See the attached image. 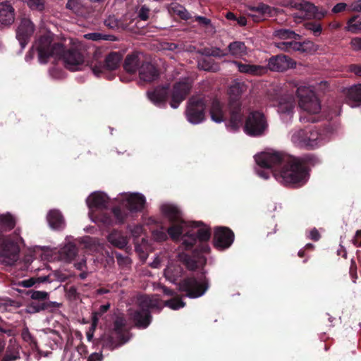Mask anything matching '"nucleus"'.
Masks as SVG:
<instances>
[{
  "label": "nucleus",
  "mask_w": 361,
  "mask_h": 361,
  "mask_svg": "<svg viewBox=\"0 0 361 361\" xmlns=\"http://www.w3.org/2000/svg\"><path fill=\"white\" fill-rule=\"evenodd\" d=\"M255 159L259 166L268 170L258 171L261 177L267 179L272 173L277 180L293 188L304 185L309 179L310 167L320 163L313 154L296 157L279 152H265Z\"/></svg>",
  "instance_id": "f257e3e1"
},
{
  "label": "nucleus",
  "mask_w": 361,
  "mask_h": 361,
  "mask_svg": "<svg viewBox=\"0 0 361 361\" xmlns=\"http://www.w3.org/2000/svg\"><path fill=\"white\" fill-rule=\"evenodd\" d=\"M35 51L38 53L39 61L47 63L50 57L61 59L64 66L72 71L80 70L85 59L82 53L76 47L67 48L61 42L52 43V39L48 35L41 36L25 55L26 61L34 57Z\"/></svg>",
  "instance_id": "f03ea898"
},
{
  "label": "nucleus",
  "mask_w": 361,
  "mask_h": 361,
  "mask_svg": "<svg viewBox=\"0 0 361 361\" xmlns=\"http://www.w3.org/2000/svg\"><path fill=\"white\" fill-rule=\"evenodd\" d=\"M193 226L198 228L196 233L185 235L182 242L186 250L193 249L192 255L185 254L183 257V263L191 271L203 269L205 266L207 259L203 254L210 251L208 241L212 235L211 228L201 221L194 222Z\"/></svg>",
  "instance_id": "7ed1b4c3"
},
{
  "label": "nucleus",
  "mask_w": 361,
  "mask_h": 361,
  "mask_svg": "<svg viewBox=\"0 0 361 361\" xmlns=\"http://www.w3.org/2000/svg\"><path fill=\"white\" fill-rule=\"evenodd\" d=\"M247 86L245 82L234 80L231 82L228 90V109L230 119L228 126L234 130L238 129L243 121L242 94L247 91Z\"/></svg>",
  "instance_id": "20e7f679"
},
{
  "label": "nucleus",
  "mask_w": 361,
  "mask_h": 361,
  "mask_svg": "<svg viewBox=\"0 0 361 361\" xmlns=\"http://www.w3.org/2000/svg\"><path fill=\"white\" fill-rule=\"evenodd\" d=\"M302 90L298 89L299 106L302 109L300 120L305 123H317L322 119L321 115V104L319 99L312 91H307L305 94L301 93Z\"/></svg>",
  "instance_id": "39448f33"
},
{
  "label": "nucleus",
  "mask_w": 361,
  "mask_h": 361,
  "mask_svg": "<svg viewBox=\"0 0 361 361\" xmlns=\"http://www.w3.org/2000/svg\"><path fill=\"white\" fill-rule=\"evenodd\" d=\"M122 59L121 54L111 51L105 56L104 61H97L92 65L91 69L97 77H104L111 80L115 77L113 71L120 67Z\"/></svg>",
  "instance_id": "423d86ee"
},
{
  "label": "nucleus",
  "mask_w": 361,
  "mask_h": 361,
  "mask_svg": "<svg viewBox=\"0 0 361 361\" xmlns=\"http://www.w3.org/2000/svg\"><path fill=\"white\" fill-rule=\"evenodd\" d=\"M161 211L172 224L166 230L167 235L173 240H178L183 233V226L185 223L180 210L175 205L164 204L161 207Z\"/></svg>",
  "instance_id": "0eeeda50"
},
{
  "label": "nucleus",
  "mask_w": 361,
  "mask_h": 361,
  "mask_svg": "<svg viewBox=\"0 0 361 361\" xmlns=\"http://www.w3.org/2000/svg\"><path fill=\"white\" fill-rule=\"evenodd\" d=\"M208 99L205 97L192 96L188 102L185 110L187 120L192 124H199L206 118Z\"/></svg>",
  "instance_id": "6e6552de"
},
{
  "label": "nucleus",
  "mask_w": 361,
  "mask_h": 361,
  "mask_svg": "<svg viewBox=\"0 0 361 361\" xmlns=\"http://www.w3.org/2000/svg\"><path fill=\"white\" fill-rule=\"evenodd\" d=\"M209 287V280L204 276V272L202 273L199 280L194 276L188 277L179 283V290L190 298L201 297L207 292Z\"/></svg>",
  "instance_id": "1a4fd4ad"
},
{
  "label": "nucleus",
  "mask_w": 361,
  "mask_h": 361,
  "mask_svg": "<svg viewBox=\"0 0 361 361\" xmlns=\"http://www.w3.org/2000/svg\"><path fill=\"white\" fill-rule=\"evenodd\" d=\"M129 334L126 317L122 313L117 314L113 322V327L109 336L112 348H115L127 343L130 339Z\"/></svg>",
  "instance_id": "9d476101"
},
{
  "label": "nucleus",
  "mask_w": 361,
  "mask_h": 361,
  "mask_svg": "<svg viewBox=\"0 0 361 361\" xmlns=\"http://www.w3.org/2000/svg\"><path fill=\"white\" fill-rule=\"evenodd\" d=\"M267 128L268 124L264 114L253 111L245 120L244 130L250 136L259 137L264 134Z\"/></svg>",
  "instance_id": "9b49d317"
},
{
  "label": "nucleus",
  "mask_w": 361,
  "mask_h": 361,
  "mask_svg": "<svg viewBox=\"0 0 361 361\" xmlns=\"http://www.w3.org/2000/svg\"><path fill=\"white\" fill-rule=\"evenodd\" d=\"M290 4L298 11V16L301 18H314L320 20L328 13L326 9L319 8L305 0H291Z\"/></svg>",
  "instance_id": "f8f14e48"
},
{
  "label": "nucleus",
  "mask_w": 361,
  "mask_h": 361,
  "mask_svg": "<svg viewBox=\"0 0 361 361\" xmlns=\"http://www.w3.org/2000/svg\"><path fill=\"white\" fill-rule=\"evenodd\" d=\"M319 138L317 130L305 128L295 130L291 136V141L300 147L310 149L318 145Z\"/></svg>",
  "instance_id": "ddd939ff"
},
{
  "label": "nucleus",
  "mask_w": 361,
  "mask_h": 361,
  "mask_svg": "<svg viewBox=\"0 0 361 361\" xmlns=\"http://www.w3.org/2000/svg\"><path fill=\"white\" fill-rule=\"evenodd\" d=\"M235 235L228 227L217 226L214 228L213 244L219 250L228 249L234 241Z\"/></svg>",
  "instance_id": "4468645a"
},
{
  "label": "nucleus",
  "mask_w": 361,
  "mask_h": 361,
  "mask_svg": "<svg viewBox=\"0 0 361 361\" xmlns=\"http://www.w3.org/2000/svg\"><path fill=\"white\" fill-rule=\"evenodd\" d=\"M191 88V84L186 79L175 82L171 94L170 106L173 109L178 108L190 94Z\"/></svg>",
  "instance_id": "2eb2a0df"
},
{
  "label": "nucleus",
  "mask_w": 361,
  "mask_h": 361,
  "mask_svg": "<svg viewBox=\"0 0 361 361\" xmlns=\"http://www.w3.org/2000/svg\"><path fill=\"white\" fill-rule=\"evenodd\" d=\"M35 27L34 23L28 18L21 19L16 30V37L22 49H25L34 34Z\"/></svg>",
  "instance_id": "dca6fc26"
},
{
  "label": "nucleus",
  "mask_w": 361,
  "mask_h": 361,
  "mask_svg": "<svg viewBox=\"0 0 361 361\" xmlns=\"http://www.w3.org/2000/svg\"><path fill=\"white\" fill-rule=\"evenodd\" d=\"M19 247L16 243L9 238L0 237V257L6 259L7 263L17 259Z\"/></svg>",
  "instance_id": "f3484780"
},
{
  "label": "nucleus",
  "mask_w": 361,
  "mask_h": 361,
  "mask_svg": "<svg viewBox=\"0 0 361 361\" xmlns=\"http://www.w3.org/2000/svg\"><path fill=\"white\" fill-rule=\"evenodd\" d=\"M296 63L291 58L284 54L271 56L268 62L269 68L272 71L283 72L288 68H295Z\"/></svg>",
  "instance_id": "a211bd4d"
},
{
  "label": "nucleus",
  "mask_w": 361,
  "mask_h": 361,
  "mask_svg": "<svg viewBox=\"0 0 361 361\" xmlns=\"http://www.w3.org/2000/svg\"><path fill=\"white\" fill-rule=\"evenodd\" d=\"M61 305V303L52 302L49 300L31 301L27 306V312L30 314H35L42 311L54 312Z\"/></svg>",
  "instance_id": "6ab92c4d"
},
{
  "label": "nucleus",
  "mask_w": 361,
  "mask_h": 361,
  "mask_svg": "<svg viewBox=\"0 0 361 361\" xmlns=\"http://www.w3.org/2000/svg\"><path fill=\"white\" fill-rule=\"evenodd\" d=\"M128 216L125 209L120 207H115L112 209L111 213H104L101 216V221L107 226H111L114 224H123Z\"/></svg>",
  "instance_id": "aec40b11"
},
{
  "label": "nucleus",
  "mask_w": 361,
  "mask_h": 361,
  "mask_svg": "<svg viewBox=\"0 0 361 361\" xmlns=\"http://www.w3.org/2000/svg\"><path fill=\"white\" fill-rule=\"evenodd\" d=\"M249 16L255 22H259L267 17L273 16L274 8L267 4L260 3L249 8Z\"/></svg>",
  "instance_id": "412c9836"
},
{
  "label": "nucleus",
  "mask_w": 361,
  "mask_h": 361,
  "mask_svg": "<svg viewBox=\"0 0 361 361\" xmlns=\"http://www.w3.org/2000/svg\"><path fill=\"white\" fill-rule=\"evenodd\" d=\"M140 80L145 82H152L159 78V71L157 68L149 62H142L139 70Z\"/></svg>",
  "instance_id": "4be33fe9"
},
{
  "label": "nucleus",
  "mask_w": 361,
  "mask_h": 361,
  "mask_svg": "<svg viewBox=\"0 0 361 361\" xmlns=\"http://www.w3.org/2000/svg\"><path fill=\"white\" fill-rule=\"evenodd\" d=\"M16 18L15 9L8 1L0 3V23L1 25L8 27L11 25Z\"/></svg>",
  "instance_id": "5701e85b"
},
{
  "label": "nucleus",
  "mask_w": 361,
  "mask_h": 361,
  "mask_svg": "<svg viewBox=\"0 0 361 361\" xmlns=\"http://www.w3.org/2000/svg\"><path fill=\"white\" fill-rule=\"evenodd\" d=\"M130 318L135 326L140 329H147L152 320L151 312H145L137 310L130 314Z\"/></svg>",
  "instance_id": "b1692460"
},
{
  "label": "nucleus",
  "mask_w": 361,
  "mask_h": 361,
  "mask_svg": "<svg viewBox=\"0 0 361 361\" xmlns=\"http://www.w3.org/2000/svg\"><path fill=\"white\" fill-rule=\"evenodd\" d=\"M148 98L154 104H164L169 95V85L157 86L152 91L147 92Z\"/></svg>",
  "instance_id": "393cba45"
},
{
  "label": "nucleus",
  "mask_w": 361,
  "mask_h": 361,
  "mask_svg": "<svg viewBox=\"0 0 361 361\" xmlns=\"http://www.w3.org/2000/svg\"><path fill=\"white\" fill-rule=\"evenodd\" d=\"M109 197L102 192H92L87 199L89 208L104 209L107 207Z\"/></svg>",
  "instance_id": "a878e982"
},
{
  "label": "nucleus",
  "mask_w": 361,
  "mask_h": 361,
  "mask_svg": "<svg viewBox=\"0 0 361 361\" xmlns=\"http://www.w3.org/2000/svg\"><path fill=\"white\" fill-rule=\"evenodd\" d=\"M141 65L140 54L138 52H133L126 56L123 67L127 73L133 75L140 70Z\"/></svg>",
  "instance_id": "bb28decb"
},
{
  "label": "nucleus",
  "mask_w": 361,
  "mask_h": 361,
  "mask_svg": "<svg viewBox=\"0 0 361 361\" xmlns=\"http://www.w3.org/2000/svg\"><path fill=\"white\" fill-rule=\"evenodd\" d=\"M347 103L352 107L361 105V83L355 85L346 90Z\"/></svg>",
  "instance_id": "cd10ccee"
},
{
  "label": "nucleus",
  "mask_w": 361,
  "mask_h": 361,
  "mask_svg": "<svg viewBox=\"0 0 361 361\" xmlns=\"http://www.w3.org/2000/svg\"><path fill=\"white\" fill-rule=\"evenodd\" d=\"M128 209L132 212H141L146 203L144 195L140 193H133L127 197Z\"/></svg>",
  "instance_id": "c85d7f7f"
},
{
  "label": "nucleus",
  "mask_w": 361,
  "mask_h": 361,
  "mask_svg": "<svg viewBox=\"0 0 361 361\" xmlns=\"http://www.w3.org/2000/svg\"><path fill=\"white\" fill-rule=\"evenodd\" d=\"M209 113L213 121L221 123L224 121L225 116L223 111V104L217 99H214L212 102Z\"/></svg>",
  "instance_id": "c756f323"
},
{
  "label": "nucleus",
  "mask_w": 361,
  "mask_h": 361,
  "mask_svg": "<svg viewBox=\"0 0 361 361\" xmlns=\"http://www.w3.org/2000/svg\"><path fill=\"white\" fill-rule=\"evenodd\" d=\"M47 221L49 226L54 229H61L65 225L63 215L56 209L49 211L47 214Z\"/></svg>",
  "instance_id": "7c9ffc66"
},
{
  "label": "nucleus",
  "mask_w": 361,
  "mask_h": 361,
  "mask_svg": "<svg viewBox=\"0 0 361 361\" xmlns=\"http://www.w3.org/2000/svg\"><path fill=\"white\" fill-rule=\"evenodd\" d=\"M137 310L151 312V310L158 307L157 300H154L148 295H144L137 298Z\"/></svg>",
  "instance_id": "2f4dec72"
},
{
  "label": "nucleus",
  "mask_w": 361,
  "mask_h": 361,
  "mask_svg": "<svg viewBox=\"0 0 361 361\" xmlns=\"http://www.w3.org/2000/svg\"><path fill=\"white\" fill-rule=\"evenodd\" d=\"M233 63L238 67V71L243 73L258 75L263 74L264 72V68L261 66L245 64L237 61H234Z\"/></svg>",
  "instance_id": "473e14b6"
},
{
  "label": "nucleus",
  "mask_w": 361,
  "mask_h": 361,
  "mask_svg": "<svg viewBox=\"0 0 361 361\" xmlns=\"http://www.w3.org/2000/svg\"><path fill=\"white\" fill-rule=\"evenodd\" d=\"M197 68L207 72L216 73L220 70L219 64L212 58L201 57L197 59Z\"/></svg>",
  "instance_id": "72a5a7b5"
},
{
  "label": "nucleus",
  "mask_w": 361,
  "mask_h": 361,
  "mask_svg": "<svg viewBox=\"0 0 361 361\" xmlns=\"http://www.w3.org/2000/svg\"><path fill=\"white\" fill-rule=\"evenodd\" d=\"M107 238L113 246L119 249H123L128 243L127 237L116 230L111 231Z\"/></svg>",
  "instance_id": "f704fd0d"
},
{
  "label": "nucleus",
  "mask_w": 361,
  "mask_h": 361,
  "mask_svg": "<svg viewBox=\"0 0 361 361\" xmlns=\"http://www.w3.org/2000/svg\"><path fill=\"white\" fill-rule=\"evenodd\" d=\"M297 39H292L289 42H281L276 43V47L287 52L300 51L303 52L305 51L304 44L296 42Z\"/></svg>",
  "instance_id": "c9c22d12"
},
{
  "label": "nucleus",
  "mask_w": 361,
  "mask_h": 361,
  "mask_svg": "<svg viewBox=\"0 0 361 361\" xmlns=\"http://www.w3.org/2000/svg\"><path fill=\"white\" fill-rule=\"evenodd\" d=\"M78 254V247L75 245L69 243L65 245L60 251V257L66 262L73 261Z\"/></svg>",
  "instance_id": "e433bc0d"
},
{
  "label": "nucleus",
  "mask_w": 361,
  "mask_h": 361,
  "mask_svg": "<svg viewBox=\"0 0 361 361\" xmlns=\"http://www.w3.org/2000/svg\"><path fill=\"white\" fill-rule=\"evenodd\" d=\"M229 53L235 58H240L247 53V47L244 42L234 41L228 46Z\"/></svg>",
  "instance_id": "4c0bfd02"
},
{
  "label": "nucleus",
  "mask_w": 361,
  "mask_h": 361,
  "mask_svg": "<svg viewBox=\"0 0 361 361\" xmlns=\"http://www.w3.org/2000/svg\"><path fill=\"white\" fill-rule=\"evenodd\" d=\"M274 35L281 39H300V35L290 29L276 30Z\"/></svg>",
  "instance_id": "58836bf2"
},
{
  "label": "nucleus",
  "mask_w": 361,
  "mask_h": 361,
  "mask_svg": "<svg viewBox=\"0 0 361 361\" xmlns=\"http://www.w3.org/2000/svg\"><path fill=\"white\" fill-rule=\"evenodd\" d=\"M0 224L3 229L6 231H11L15 227L16 221L10 214L0 215Z\"/></svg>",
  "instance_id": "ea45409f"
},
{
  "label": "nucleus",
  "mask_w": 361,
  "mask_h": 361,
  "mask_svg": "<svg viewBox=\"0 0 361 361\" xmlns=\"http://www.w3.org/2000/svg\"><path fill=\"white\" fill-rule=\"evenodd\" d=\"M66 8L78 16L82 15L84 11L80 0H68Z\"/></svg>",
  "instance_id": "a19ab883"
},
{
  "label": "nucleus",
  "mask_w": 361,
  "mask_h": 361,
  "mask_svg": "<svg viewBox=\"0 0 361 361\" xmlns=\"http://www.w3.org/2000/svg\"><path fill=\"white\" fill-rule=\"evenodd\" d=\"M110 307L109 304L100 305L99 309L97 311L92 312V326L95 328L97 326L99 319L102 317L104 313H106Z\"/></svg>",
  "instance_id": "79ce46f5"
},
{
  "label": "nucleus",
  "mask_w": 361,
  "mask_h": 361,
  "mask_svg": "<svg viewBox=\"0 0 361 361\" xmlns=\"http://www.w3.org/2000/svg\"><path fill=\"white\" fill-rule=\"evenodd\" d=\"M86 36L88 37V39H92L93 41H99V40H106V41H116L118 38L113 35H107L99 32H93L87 34Z\"/></svg>",
  "instance_id": "37998d69"
},
{
  "label": "nucleus",
  "mask_w": 361,
  "mask_h": 361,
  "mask_svg": "<svg viewBox=\"0 0 361 361\" xmlns=\"http://www.w3.org/2000/svg\"><path fill=\"white\" fill-rule=\"evenodd\" d=\"M164 305L172 310H177L185 307V302L183 301L180 297L177 296L166 300L164 302Z\"/></svg>",
  "instance_id": "c03bdc74"
},
{
  "label": "nucleus",
  "mask_w": 361,
  "mask_h": 361,
  "mask_svg": "<svg viewBox=\"0 0 361 361\" xmlns=\"http://www.w3.org/2000/svg\"><path fill=\"white\" fill-rule=\"evenodd\" d=\"M32 301L49 300V293L46 291L30 290L27 292Z\"/></svg>",
  "instance_id": "a18cd8bd"
},
{
  "label": "nucleus",
  "mask_w": 361,
  "mask_h": 361,
  "mask_svg": "<svg viewBox=\"0 0 361 361\" xmlns=\"http://www.w3.org/2000/svg\"><path fill=\"white\" fill-rule=\"evenodd\" d=\"M152 236L157 242H164L168 238L167 231L163 226L160 229L154 230L152 231Z\"/></svg>",
  "instance_id": "49530a36"
},
{
  "label": "nucleus",
  "mask_w": 361,
  "mask_h": 361,
  "mask_svg": "<svg viewBox=\"0 0 361 361\" xmlns=\"http://www.w3.org/2000/svg\"><path fill=\"white\" fill-rule=\"evenodd\" d=\"M305 28L313 32L314 36H319L322 33V25L319 22L311 21L305 23Z\"/></svg>",
  "instance_id": "de8ad7c7"
},
{
  "label": "nucleus",
  "mask_w": 361,
  "mask_h": 361,
  "mask_svg": "<svg viewBox=\"0 0 361 361\" xmlns=\"http://www.w3.org/2000/svg\"><path fill=\"white\" fill-rule=\"evenodd\" d=\"M22 338L24 341L29 343L33 347L37 346V342L35 338L30 334L27 327H25L21 333Z\"/></svg>",
  "instance_id": "09e8293b"
},
{
  "label": "nucleus",
  "mask_w": 361,
  "mask_h": 361,
  "mask_svg": "<svg viewBox=\"0 0 361 361\" xmlns=\"http://www.w3.org/2000/svg\"><path fill=\"white\" fill-rule=\"evenodd\" d=\"M30 8L38 11H42L44 9V0H25Z\"/></svg>",
  "instance_id": "8fccbe9b"
},
{
  "label": "nucleus",
  "mask_w": 361,
  "mask_h": 361,
  "mask_svg": "<svg viewBox=\"0 0 361 361\" xmlns=\"http://www.w3.org/2000/svg\"><path fill=\"white\" fill-rule=\"evenodd\" d=\"M173 11L183 20H189L191 18L190 13L182 6L178 4L173 8Z\"/></svg>",
  "instance_id": "3c124183"
},
{
  "label": "nucleus",
  "mask_w": 361,
  "mask_h": 361,
  "mask_svg": "<svg viewBox=\"0 0 361 361\" xmlns=\"http://www.w3.org/2000/svg\"><path fill=\"white\" fill-rule=\"evenodd\" d=\"M357 17L358 16H353L347 22V30L353 33H355L358 30V22L355 23Z\"/></svg>",
  "instance_id": "603ef678"
},
{
  "label": "nucleus",
  "mask_w": 361,
  "mask_h": 361,
  "mask_svg": "<svg viewBox=\"0 0 361 361\" xmlns=\"http://www.w3.org/2000/svg\"><path fill=\"white\" fill-rule=\"evenodd\" d=\"M293 102L291 101V99H290V100L284 104L280 102L279 104V110L283 112V113H285V114H290L292 111H293Z\"/></svg>",
  "instance_id": "864d4df0"
},
{
  "label": "nucleus",
  "mask_w": 361,
  "mask_h": 361,
  "mask_svg": "<svg viewBox=\"0 0 361 361\" xmlns=\"http://www.w3.org/2000/svg\"><path fill=\"white\" fill-rule=\"evenodd\" d=\"M104 25L109 29L115 30L118 28V22L114 16H109L104 20Z\"/></svg>",
  "instance_id": "5fc2aeb1"
},
{
  "label": "nucleus",
  "mask_w": 361,
  "mask_h": 361,
  "mask_svg": "<svg viewBox=\"0 0 361 361\" xmlns=\"http://www.w3.org/2000/svg\"><path fill=\"white\" fill-rule=\"evenodd\" d=\"M149 8L145 5L141 6L138 11V17L142 20H147L149 19Z\"/></svg>",
  "instance_id": "6e6d98bb"
},
{
  "label": "nucleus",
  "mask_w": 361,
  "mask_h": 361,
  "mask_svg": "<svg viewBox=\"0 0 361 361\" xmlns=\"http://www.w3.org/2000/svg\"><path fill=\"white\" fill-rule=\"evenodd\" d=\"M348 6L349 5L343 2L338 3L333 7L331 11L333 13H339L345 10L348 11Z\"/></svg>",
  "instance_id": "4d7b16f0"
},
{
  "label": "nucleus",
  "mask_w": 361,
  "mask_h": 361,
  "mask_svg": "<svg viewBox=\"0 0 361 361\" xmlns=\"http://www.w3.org/2000/svg\"><path fill=\"white\" fill-rule=\"evenodd\" d=\"M349 12H361V0H356L352 2L348 8Z\"/></svg>",
  "instance_id": "13d9d810"
},
{
  "label": "nucleus",
  "mask_w": 361,
  "mask_h": 361,
  "mask_svg": "<svg viewBox=\"0 0 361 361\" xmlns=\"http://www.w3.org/2000/svg\"><path fill=\"white\" fill-rule=\"evenodd\" d=\"M348 71L354 73L356 76L361 77V64H350L348 66Z\"/></svg>",
  "instance_id": "bf43d9fd"
},
{
  "label": "nucleus",
  "mask_w": 361,
  "mask_h": 361,
  "mask_svg": "<svg viewBox=\"0 0 361 361\" xmlns=\"http://www.w3.org/2000/svg\"><path fill=\"white\" fill-rule=\"evenodd\" d=\"M211 54L212 56L221 58L223 56L228 55V53L224 51V50H221L220 48L214 47L212 48Z\"/></svg>",
  "instance_id": "052dcab7"
},
{
  "label": "nucleus",
  "mask_w": 361,
  "mask_h": 361,
  "mask_svg": "<svg viewBox=\"0 0 361 361\" xmlns=\"http://www.w3.org/2000/svg\"><path fill=\"white\" fill-rule=\"evenodd\" d=\"M20 358L18 351L11 353H6L1 361H14Z\"/></svg>",
  "instance_id": "680f3d73"
},
{
  "label": "nucleus",
  "mask_w": 361,
  "mask_h": 361,
  "mask_svg": "<svg viewBox=\"0 0 361 361\" xmlns=\"http://www.w3.org/2000/svg\"><path fill=\"white\" fill-rule=\"evenodd\" d=\"M350 45L353 50L361 51V37H354L351 39Z\"/></svg>",
  "instance_id": "e2e57ef3"
},
{
  "label": "nucleus",
  "mask_w": 361,
  "mask_h": 361,
  "mask_svg": "<svg viewBox=\"0 0 361 361\" xmlns=\"http://www.w3.org/2000/svg\"><path fill=\"white\" fill-rule=\"evenodd\" d=\"M350 274L351 276V278L353 279V281L355 283V281L357 278V267L355 262L353 259L351 260V266L350 267Z\"/></svg>",
  "instance_id": "0e129e2a"
},
{
  "label": "nucleus",
  "mask_w": 361,
  "mask_h": 361,
  "mask_svg": "<svg viewBox=\"0 0 361 361\" xmlns=\"http://www.w3.org/2000/svg\"><path fill=\"white\" fill-rule=\"evenodd\" d=\"M195 20L199 24L204 26H207L211 24V20L204 16H196L195 17Z\"/></svg>",
  "instance_id": "69168bd1"
},
{
  "label": "nucleus",
  "mask_w": 361,
  "mask_h": 361,
  "mask_svg": "<svg viewBox=\"0 0 361 361\" xmlns=\"http://www.w3.org/2000/svg\"><path fill=\"white\" fill-rule=\"evenodd\" d=\"M103 355L102 353H93L87 358V361H102Z\"/></svg>",
  "instance_id": "338daca9"
},
{
  "label": "nucleus",
  "mask_w": 361,
  "mask_h": 361,
  "mask_svg": "<svg viewBox=\"0 0 361 361\" xmlns=\"http://www.w3.org/2000/svg\"><path fill=\"white\" fill-rule=\"evenodd\" d=\"M352 241L356 247H361V230L356 231L355 235Z\"/></svg>",
  "instance_id": "774afa93"
}]
</instances>
